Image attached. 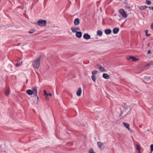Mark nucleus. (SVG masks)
Listing matches in <instances>:
<instances>
[{
	"mask_svg": "<svg viewBox=\"0 0 153 153\" xmlns=\"http://www.w3.org/2000/svg\"><path fill=\"white\" fill-rule=\"evenodd\" d=\"M38 25L40 26H45L46 25V21L39 19L37 22Z\"/></svg>",
	"mask_w": 153,
	"mask_h": 153,
	"instance_id": "7ed1b4c3",
	"label": "nucleus"
},
{
	"mask_svg": "<svg viewBox=\"0 0 153 153\" xmlns=\"http://www.w3.org/2000/svg\"><path fill=\"white\" fill-rule=\"evenodd\" d=\"M127 59L128 60H131V61L135 62L139 60L138 59H137L134 56H130L127 57Z\"/></svg>",
	"mask_w": 153,
	"mask_h": 153,
	"instance_id": "423d86ee",
	"label": "nucleus"
},
{
	"mask_svg": "<svg viewBox=\"0 0 153 153\" xmlns=\"http://www.w3.org/2000/svg\"><path fill=\"white\" fill-rule=\"evenodd\" d=\"M119 13L123 18H126L127 17V15L124 9H120L119 10Z\"/></svg>",
	"mask_w": 153,
	"mask_h": 153,
	"instance_id": "20e7f679",
	"label": "nucleus"
},
{
	"mask_svg": "<svg viewBox=\"0 0 153 153\" xmlns=\"http://www.w3.org/2000/svg\"><path fill=\"white\" fill-rule=\"evenodd\" d=\"M139 126V127L140 128H141V126H142V125H140Z\"/></svg>",
	"mask_w": 153,
	"mask_h": 153,
	"instance_id": "79ce46f5",
	"label": "nucleus"
},
{
	"mask_svg": "<svg viewBox=\"0 0 153 153\" xmlns=\"http://www.w3.org/2000/svg\"><path fill=\"white\" fill-rule=\"evenodd\" d=\"M47 95L50 97H51L52 96V94L51 93H48V94H47Z\"/></svg>",
	"mask_w": 153,
	"mask_h": 153,
	"instance_id": "473e14b6",
	"label": "nucleus"
},
{
	"mask_svg": "<svg viewBox=\"0 0 153 153\" xmlns=\"http://www.w3.org/2000/svg\"><path fill=\"white\" fill-rule=\"evenodd\" d=\"M74 24L75 25H78L80 23V21L78 18L75 19L74 21Z\"/></svg>",
	"mask_w": 153,
	"mask_h": 153,
	"instance_id": "6e6552de",
	"label": "nucleus"
},
{
	"mask_svg": "<svg viewBox=\"0 0 153 153\" xmlns=\"http://www.w3.org/2000/svg\"><path fill=\"white\" fill-rule=\"evenodd\" d=\"M150 150L151 152V153L153 151V144H152L150 145Z\"/></svg>",
	"mask_w": 153,
	"mask_h": 153,
	"instance_id": "393cba45",
	"label": "nucleus"
},
{
	"mask_svg": "<svg viewBox=\"0 0 153 153\" xmlns=\"http://www.w3.org/2000/svg\"><path fill=\"white\" fill-rule=\"evenodd\" d=\"M5 94L8 97L9 95V90L8 87L7 88V89L5 90Z\"/></svg>",
	"mask_w": 153,
	"mask_h": 153,
	"instance_id": "f3484780",
	"label": "nucleus"
},
{
	"mask_svg": "<svg viewBox=\"0 0 153 153\" xmlns=\"http://www.w3.org/2000/svg\"><path fill=\"white\" fill-rule=\"evenodd\" d=\"M35 31V30L34 29H32L31 30H30L29 31V33H33Z\"/></svg>",
	"mask_w": 153,
	"mask_h": 153,
	"instance_id": "c756f323",
	"label": "nucleus"
},
{
	"mask_svg": "<svg viewBox=\"0 0 153 153\" xmlns=\"http://www.w3.org/2000/svg\"><path fill=\"white\" fill-rule=\"evenodd\" d=\"M150 53V51H149L148 52V53Z\"/></svg>",
	"mask_w": 153,
	"mask_h": 153,
	"instance_id": "ea45409f",
	"label": "nucleus"
},
{
	"mask_svg": "<svg viewBox=\"0 0 153 153\" xmlns=\"http://www.w3.org/2000/svg\"><path fill=\"white\" fill-rule=\"evenodd\" d=\"M37 102L36 103L37 104H38V102Z\"/></svg>",
	"mask_w": 153,
	"mask_h": 153,
	"instance_id": "c03bdc74",
	"label": "nucleus"
},
{
	"mask_svg": "<svg viewBox=\"0 0 153 153\" xmlns=\"http://www.w3.org/2000/svg\"><path fill=\"white\" fill-rule=\"evenodd\" d=\"M34 68H36V69H39V68H37V67Z\"/></svg>",
	"mask_w": 153,
	"mask_h": 153,
	"instance_id": "a19ab883",
	"label": "nucleus"
},
{
	"mask_svg": "<svg viewBox=\"0 0 153 153\" xmlns=\"http://www.w3.org/2000/svg\"><path fill=\"white\" fill-rule=\"evenodd\" d=\"M147 131H149V130H147Z\"/></svg>",
	"mask_w": 153,
	"mask_h": 153,
	"instance_id": "49530a36",
	"label": "nucleus"
},
{
	"mask_svg": "<svg viewBox=\"0 0 153 153\" xmlns=\"http://www.w3.org/2000/svg\"><path fill=\"white\" fill-rule=\"evenodd\" d=\"M97 35H99V36H102V31L100 30H99L97 31Z\"/></svg>",
	"mask_w": 153,
	"mask_h": 153,
	"instance_id": "a211bd4d",
	"label": "nucleus"
},
{
	"mask_svg": "<svg viewBox=\"0 0 153 153\" xmlns=\"http://www.w3.org/2000/svg\"><path fill=\"white\" fill-rule=\"evenodd\" d=\"M83 38L85 39L88 40L91 38V36L88 33L85 34L83 36Z\"/></svg>",
	"mask_w": 153,
	"mask_h": 153,
	"instance_id": "1a4fd4ad",
	"label": "nucleus"
},
{
	"mask_svg": "<svg viewBox=\"0 0 153 153\" xmlns=\"http://www.w3.org/2000/svg\"><path fill=\"white\" fill-rule=\"evenodd\" d=\"M45 96L46 100L48 101L49 100V99H50L49 97V96H48V95H46Z\"/></svg>",
	"mask_w": 153,
	"mask_h": 153,
	"instance_id": "a878e982",
	"label": "nucleus"
},
{
	"mask_svg": "<svg viewBox=\"0 0 153 153\" xmlns=\"http://www.w3.org/2000/svg\"><path fill=\"white\" fill-rule=\"evenodd\" d=\"M123 124L128 130H130L129 128V125L128 123L123 122Z\"/></svg>",
	"mask_w": 153,
	"mask_h": 153,
	"instance_id": "dca6fc26",
	"label": "nucleus"
},
{
	"mask_svg": "<svg viewBox=\"0 0 153 153\" xmlns=\"http://www.w3.org/2000/svg\"><path fill=\"white\" fill-rule=\"evenodd\" d=\"M111 31L110 29H106L105 30V33L106 34H110L111 33Z\"/></svg>",
	"mask_w": 153,
	"mask_h": 153,
	"instance_id": "4468645a",
	"label": "nucleus"
},
{
	"mask_svg": "<svg viewBox=\"0 0 153 153\" xmlns=\"http://www.w3.org/2000/svg\"><path fill=\"white\" fill-rule=\"evenodd\" d=\"M126 7L127 9H130V7L128 5H126L125 6Z\"/></svg>",
	"mask_w": 153,
	"mask_h": 153,
	"instance_id": "72a5a7b5",
	"label": "nucleus"
},
{
	"mask_svg": "<svg viewBox=\"0 0 153 153\" xmlns=\"http://www.w3.org/2000/svg\"><path fill=\"white\" fill-rule=\"evenodd\" d=\"M97 66H98V67H102V66H100V65H99L98 64H97Z\"/></svg>",
	"mask_w": 153,
	"mask_h": 153,
	"instance_id": "4c0bfd02",
	"label": "nucleus"
},
{
	"mask_svg": "<svg viewBox=\"0 0 153 153\" xmlns=\"http://www.w3.org/2000/svg\"><path fill=\"white\" fill-rule=\"evenodd\" d=\"M92 80L94 82H95V81L96 80V76L94 75L92 76L91 77Z\"/></svg>",
	"mask_w": 153,
	"mask_h": 153,
	"instance_id": "4be33fe9",
	"label": "nucleus"
},
{
	"mask_svg": "<svg viewBox=\"0 0 153 153\" xmlns=\"http://www.w3.org/2000/svg\"><path fill=\"white\" fill-rule=\"evenodd\" d=\"M84 138H86V136L85 135H84Z\"/></svg>",
	"mask_w": 153,
	"mask_h": 153,
	"instance_id": "58836bf2",
	"label": "nucleus"
},
{
	"mask_svg": "<svg viewBox=\"0 0 153 153\" xmlns=\"http://www.w3.org/2000/svg\"><path fill=\"white\" fill-rule=\"evenodd\" d=\"M152 10H153V6L152 7Z\"/></svg>",
	"mask_w": 153,
	"mask_h": 153,
	"instance_id": "37998d69",
	"label": "nucleus"
},
{
	"mask_svg": "<svg viewBox=\"0 0 153 153\" xmlns=\"http://www.w3.org/2000/svg\"><path fill=\"white\" fill-rule=\"evenodd\" d=\"M136 147H137V150L139 151V153H140V146L138 145H136Z\"/></svg>",
	"mask_w": 153,
	"mask_h": 153,
	"instance_id": "412c9836",
	"label": "nucleus"
},
{
	"mask_svg": "<svg viewBox=\"0 0 153 153\" xmlns=\"http://www.w3.org/2000/svg\"><path fill=\"white\" fill-rule=\"evenodd\" d=\"M148 7L146 6H140V10H144L147 8Z\"/></svg>",
	"mask_w": 153,
	"mask_h": 153,
	"instance_id": "6ab92c4d",
	"label": "nucleus"
},
{
	"mask_svg": "<svg viewBox=\"0 0 153 153\" xmlns=\"http://www.w3.org/2000/svg\"><path fill=\"white\" fill-rule=\"evenodd\" d=\"M76 36L79 38H80L82 36V33L81 32H77L76 33Z\"/></svg>",
	"mask_w": 153,
	"mask_h": 153,
	"instance_id": "9d476101",
	"label": "nucleus"
},
{
	"mask_svg": "<svg viewBox=\"0 0 153 153\" xmlns=\"http://www.w3.org/2000/svg\"><path fill=\"white\" fill-rule=\"evenodd\" d=\"M103 77L105 79H108L110 78V76L107 74L104 73L102 75Z\"/></svg>",
	"mask_w": 153,
	"mask_h": 153,
	"instance_id": "2eb2a0df",
	"label": "nucleus"
},
{
	"mask_svg": "<svg viewBox=\"0 0 153 153\" xmlns=\"http://www.w3.org/2000/svg\"><path fill=\"white\" fill-rule=\"evenodd\" d=\"M97 73V71L96 70H94V71H93L92 72V74L93 75H96Z\"/></svg>",
	"mask_w": 153,
	"mask_h": 153,
	"instance_id": "bb28decb",
	"label": "nucleus"
},
{
	"mask_svg": "<svg viewBox=\"0 0 153 153\" xmlns=\"http://www.w3.org/2000/svg\"><path fill=\"white\" fill-rule=\"evenodd\" d=\"M149 31L148 30H145V32L146 33V36H150V34H148V33Z\"/></svg>",
	"mask_w": 153,
	"mask_h": 153,
	"instance_id": "cd10ccee",
	"label": "nucleus"
},
{
	"mask_svg": "<svg viewBox=\"0 0 153 153\" xmlns=\"http://www.w3.org/2000/svg\"><path fill=\"white\" fill-rule=\"evenodd\" d=\"M148 7L150 10H152V7Z\"/></svg>",
	"mask_w": 153,
	"mask_h": 153,
	"instance_id": "e433bc0d",
	"label": "nucleus"
},
{
	"mask_svg": "<svg viewBox=\"0 0 153 153\" xmlns=\"http://www.w3.org/2000/svg\"><path fill=\"white\" fill-rule=\"evenodd\" d=\"M153 66V62H151L146 65V66Z\"/></svg>",
	"mask_w": 153,
	"mask_h": 153,
	"instance_id": "aec40b11",
	"label": "nucleus"
},
{
	"mask_svg": "<svg viewBox=\"0 0 153 153\" xmlns=\"http://www.w3.org/2000/svg\"><path fill=\"white\" fill-rule=\"evenodd\" d=\"M146 79H147L146 81H148V82L149 81V80L151 82L152 81V80H151V78L150 77H148V78H146ZM153 81V80L152 81Z\"/></svg>",
	"mask_w": 153,
	"mask_h": 153,
	"instance_id": "7c9ffc66",
	"label": "nucleus"
},
{
	"mask_svg": "<svg viewBox=\"0 0 153 153\" xmlns=\"http://www.w3.org/2000/svg\"><path fill=\"white\" fill-rule=\"evenodd\" d=\"M82 93V90L80 88H79L77 92H76V94L78 96H80Z\"/></svg>",
	"mask_w": 153,
	"mask_h": 153,
	"instance_id": "ddd939ff",
	"label": "nucleus"
},
{
	"mask_svg": "<svg viewBox=\"0 0 153 153\" xmlns=\"http://www.w3.org/2000/svg\"><path fill=\"white\" fill-rule=\"evenodd\" d=\"M131 113V112L130 111L127 112V109H125L124 110L121 111V112L119 116H121L122 114H124L125 115H124L123 117H121V118H120L121 119H123V118L126 116L127 115L129 114H130Z\"/></svg>",
	"mask_w": 153,
	"mask_h": 153,
	"instance_id": "f03ea898",
	"label": "nucleus"
},
{
	"mask_svg": "<svg viewBox=\"0 0 153 153\" xmlns=\"http://www.w3.org/2000/svg\"><path fill=\"white\" fill-rule=\"evenodd\" d=\"M99 70L101 72L105 71V70L104 69V68H99Z\"/></svg>",
	"mask_w": 153,
	"mask_h": 153,
	"instance_id": "5701e85b",
	"label": "nucleus"
},
{
	"mask_svg": "<svg viewBox=\"0 0 153 153\" xmlns=\"http://www.w3.org/2000/svg\"><path fill=\"white\" fill-rule=\"evenodd\" d=\"M97 145L98 147L101 149L102 150L103 149V148L102 147V146L103 145V143L100 142H99L97 143Z\"/></svg>",
	"mask_w": 153,
	"mask_h": 153,
	"instance_id": "f8f14e48",
	"label": "nucleus"
},
{
	"mask_svg": "<svg viewBox=\"0 0 153 153\" xmlns=\"http://www.w3.org/2000/svg\"><path fill=\"white\" fill-rule=\"evenodd\" d=\"M37 87H35L32 88V90L30 89L27 90L26 91V93L29 95H32L34 94L35 96H37Z\"/></svg>",
	"mask_w": 153,
	"mask_h": 153,
	"instance_id": "f257e3e1",
	"label": "nucleus"
},
{
	"mask_svg": "<svg viewBox=\"0 0 153 153\" xmlns=\"http://www.w3.org/2000/svg\"><path fill=\"white\" fill-rule=\"evenodd\" d=\"M150 27L152 30H153V22L151 25V26H150Z\"/></svg>",
	"mask_w": 153,
	"mask_h": 153,
	"instance_id": "f704fd0d",
	"label": "nucleus"
},
{
	"mask_svg": "<svg viewBox=\"0 0 153 153\" xmlns=\"http://www.w3.org/2000/svg\"><path fill=\"white\" fill-rule=\"evenodd\" d=\"M146 3L147 4L149 5L151 4V1H150L148 0H147L146 1Z\"/></svg>",
	"mask_w": 153,
	"mask_h": 153,
	"instance_id": "c85d7f7f",
	"label": "nucleus"
},
{
	"mask_svg": "<svg viewBox=\"0 0 153 153\" xmlns=\"http://www.w3.org/2000/svg\"><path fill=\"white\" fill-rule=\"evenodd\" d=\"M36 97H37V101L38 102L39 100V98L38 96L37 95V96H36Z\"/></svg>",
	"mask_w": 153,
	"mask_h": 153,
	"instance_id": "c9c22d12",
	"label": "nucleus"
},
{
	"mask_svg": "<svg viewBox=\"0 0 153 153\" xmlns=\"http://www.w3.org/2000/svg\"><path fill=\"white\" fill-rule=\"evenodd\" d=\"M119 30V28L117 27H115L113 29V33L115 34H117Z\"/></svg>",
	"mask_w": 153,
	"mask_h": 153,
	"instance_id": "9b49d317",
	"label": "nucleus"
},
{
	"mask_svg": "<svg viewBox=\"0 0 153 153\" xmlns=\"http://www.w3.org/2000/svg\"><path fill=\"white\" fill-rule=\"evenodd\" d=\"M150 153H151V152H150Z\"/></svg>",
	"mask_w": 153,
	"mask_h": 153,
	"instance_id": "09e8293b",
	"label": "nucleus"
},
{
	"mask_svg": "<svg viewBox=\"0 0 153 153\" xmlns=\"http://www.w3.org/2000/svg\"><path fill=\"white\" fill-rule=\"evenodd\" d=\"M22 63V62H18L17 63L15 64V66L17 67L19 66H20L21 64Z\"/></svg>",
	"mask_w": 153,
	"mask_h": 153,
	"instance_id": "b1692460",
	"label": "nucleus"
},
{
	"mask_svg": "<svg viewBox=\"0 0 153 153\" xmlns=\"http://www.w3.org/2000/svg\"><path fill=\"white\" fill-rule=\"evenodd\" d=\"M44 95L45 96L46 95H47V94H48V93H47V92L46 91H45V90H44Z\"/></svg>",
	"mask_w": 153,
	"mask_h": 153,
	"instance_id": "2f4dec72",
	"label": "nucleus"
},
{
	"mask_svg": "<svg viewBox=\"0 0 153 153\" xmlns=\"http://www.w3.org/2000/svg\"><path fill=\"white\" fill-rule=\"evenodd\" d=\"M4 152H6V151H4Z\"/></svg>",
	"mask_w": 153,
	"mask_h": 153,
	"instance_id": "a18cd8bd",
	"label": "nucleus"
},
{
	"mask_svg": "<svg viewBox=\"0 0 153 153\" xmlns=\"http://www.w3.org/2000/svg\"><path fill=\"white\" fill-rule=\"evenodd\" d=\"M71 30L73 32L76 33V32H77V31L80 30V28L78 27H77L76 28L74 27H71Z\"/></svg>",
	"mask_w": 153,
	"mask_h": 153,
	"instance_id": "0eeeda50",
	"label": "nucleus"
},
{
	"mask_svg": "<svg viewBox=\"0 0 153 153\" xmlns=\"http://www.w3.org/2000/svg\"><path fill=\"white\" fill-rule=\"evenodd\" d=\"M138 68H140V67Z\"/></svg>",
	"mask_w": 153,
	"mask_h": 153,
	"instance_id": "de8ad7c7",
	"label": "nucleus"
},
{
	"mask_svg": "<svg viewBox=\"0 0 153 153\" xmlns=\"http://www.w3.org/2000/svg\"><path fill=\"white\" fill-rule=\"evenodd\" d=\"M33 67H39L40 65V58H38L34 61L33 63Z\"/></svg>",
	"mask_w": 153,
	"mask_h": 153,
	"instance_id": "39448f33",
	"label": "nucleus"
}]
</instances>
